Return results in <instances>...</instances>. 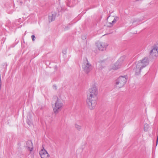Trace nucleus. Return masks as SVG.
<instances>
[{"mask_svg": "<svg viewBox=\"0 0 158 158\" xmlns=\"http://www.w3.org/2000/svg\"><path fill=\"white\" fill-rule=\"evenodd\" d=\"M98 94V89L95 85L90 88L87 92L86 101L88 106L90 110L94 109L96 106Z\"/></svg>", "mask_w": 158, "mask_h": 158, "instance_id": "obj_1", "label": "nucleus"}, {"mask_svg": "<svg viewBox=\"0 0 158 158\" xmlns=\"http://www.w3.org/2000/svg\"><path fill=\"white\" fill-rule=\"evenodd\" d=\"M148 64V58L145 57L142 60L135 63L133 65V71L136 75L140 74L141 70L145 67Z\"/></svg>", "mask_w": 158, "mask_h": 158, "instance_id": "obj_2", "label": "nucleus"}, {"mask_svg": "<svg viewBox=\"0 0 158 158\" xmlns=\"http://www.w3.org/2000/svg\"><path fill=\"white\" fill-rule=\"evenodd\" d=\"M56 98L55 105L53 106L54 112L56 114L58 113L62 109L64 104V101L60 95H58Z\"/></svg>", "mask_w": 158, "mask_h": 158, "instance_id": "obj_3", "label": "nucleus"}, {"mask_svg": "<svg viewBox=\"0 0 158 158\" xmlns=\"http://www.w3.org/2000/svg\"><path fill=\"white\" fill-rule=\"evenodd\" d=\"M127 77L120 76L116 80L115 82V87L120 88L123 86L127 82Z\"/></svg>", "mask_w": 158, "mask_h": 158, "instance_id": "obj_4", "label": "nucleus"}, {"mask_svg": "<svg viewBox=\"0 0 158 158\" xmlns=\"http://www.w3.org/2000/svg\"><path fill=\"white\" fill-rule=\"evenodd\" d=\"M125 59V57H121L114 64H111L110 67V69L116 70L119 68L122 65L123 61Z\"/></svg>", "mask_w": 158, "mask_h": 158, "instance_id": "obj_5", "label": "nucleus"}, {"mask_svg": "<svg viewBox=\"0 0 158 158\" xmlns=\"http://www.w3.org/2000/svg\"><path fill=\"white\" fill-rule=\"evenodd\" d=\"M82 68L84 72L86 73H89L93 69L92 66L87 59L84 62Z\"/></svg>", "mask_w": 158, "mask_h": 158, "instance_id": "obj_6", "label": "nucleus"}, {"mask_svg": "<svg viewBox=\"0 0 158 158\" xmlns=\"http://www.w3.org/2000/svg\"><path fill=\"white\" fill-rule=\"evenodd\" d=\"M96 44L98 50L100 51L105 50L108 46L107 43L102 42L98 41L96 43Z\"/></svg>", "mask_w": 158, "mask_h": 158, "instance_id": "obj_7", "label": "nucleus"}, {"mask_svg": "<svg viewBox=\"0 0 158 158\" xmlns=\"http://www.w3.org/2000/svg\"><path fill=\"white\" fill-rule=\"evenodd\" d=\"M41 158H49V155L47 151L43 148L39 152Z\"/></svg>", "mask_w": 158, "mask_h": 158, "instance_id": "obj_8", "label": "nucleus"}, {"mask_svg": "<svg viewBox=\"0 0 158 158\" xmlns=\"http://www.w3.org/2000/svg\"><path fill=\"white\" fill-rule=\"evenodd\" d=\"M157 48L156 47H153L150 52V54L152 56H156L158 54Z\"/></svg>", "mask_w": 158, "mask_h": 158, "instance_id": "obj_9", "label": "nucleus"}, {"mask_svg": "<svg viewBox=\"0 0 158 158\" xmlns=\"http://www.w3.org/2000/svg\"><path fill=\"white\" fill-rule=\"evenodd\" d=\"M118 19V18L117 17L114 18L111 22L107 23L105 26L108 27H112L113 26V24L116 22Z\"/></svg>", "mask_w": 158, "mask_h": 158, "instance_id": "obj_10", "label": "nucleus"}, {"mask_svg": "<svg viewBox=\"0 0 158 158\" xmlns=\"http://www.w3.org/2000/svg\"><path fill=\"white\" fill-rule=\"evenodd\" d=\"M56 14L55 12L51 13L49 15L48 19L49 22H52L55 19Z\"/></svg>", "mask_w": 158, "mask_h": 158, "instance_id": "obj_11", "label": "nucleus"}, {"mask_svg": "<svg viewBox=\"0 0 158 158\" xmlns=\"http://www.w3.org/2000/svg\"><path fill=\"white\" fill-rule=\"evenodd\" d=\"M26 147L31 152L33 149V146L32 142L31 141H28L26 143Z\"/></svg>", "mask_w": 158, "mask_h": 158, "instance_id": "obj_12", "label": "nucleus"}, {"mask_svg": "<svg viewBox=\"0 0 158 158\" xmlns=\"http://www.w3.org/2000/svg\"><path fill=\"white\" fill-rule=\"evenodd\" d=\"M75 128L79 131H80L82 129V126L78 125L77 124H75Z\"/></svg>", "mask_w": 158, "mask_h": 158, "instance_id": "obj_13", "label": "nucleus"}, {"mask_svg": "<svg viewBox=\"0 0 158 158\" xmlns=\"http://www.w3.org/2000/svg\"><path fill=\"white\" fill-rule=\"evenodd\" d=\"M148 124H145L144 126V131H148Z\"/></svg>", "mask_w": 158, "mask_h": 158, "instance_id": "obj_14", "label": "nucleus"}, {"mask_svg": "<svg viewBox=\"0 0 158 158\" xmlns=\"http://www.w3.org/2000/svg\"><path fill=\"white\" fill-rule=\"evenodd\" d=\"M27 123L28 124V125L29 126H31L32 124L31 122L30 121L29 119H27Z\"/></svg>", "mask_w": 158, "mask_h": 158, "instance_id": "obj_15", "label": "nucleus"}, {"mask_svg": "<svg viewBox=\"0 0 158 158\" xmlns=\"http://www.w3.org/2000/svg\"><path fill=\"white\" fill-rule=\"evenodd\" d=\"M32 39L33 40V41H34L35 40V36L34 35H32L31 36Z\"/></svg>", "mask_w": 158, "mask_h": 158, "instance_id": "obj_16", "label": "nucleus"}, {"mask_svg": "<svg viewBox=\"0 0 158 158\" xmlns=\"http://www.w3.org/2000/svg\"><path fill=\"white\" fill-rule=\"evenodd\" d=\"M69 29V27H66L64 29V30H67Z\"/></svg>", "mask_w": 158, "mask_h": 158, "instance_id": "obj_17", "label": "nucleus"}, {"mask_svg": "<svg viewBox=\"0 0 158 158\" xmlns=\"http://www.w3.org/2000/svg\"><path fill=\"white\" fill-rule=\"evenodd\" d=\"M53 87L54 88H55V89H56V87L55 85H53Z\"/></svg>", "mask_w": 158, "mask_h": 158, "instance_id": "obj_18", "label": "nucleus"}]
</instances>
